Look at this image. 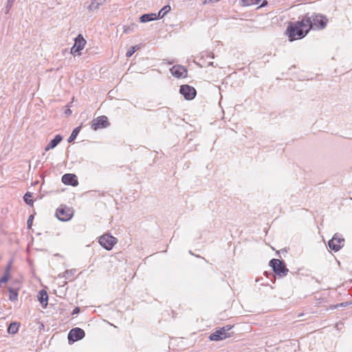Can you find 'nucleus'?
<instances>
[{"label":"nucleus","mask_w":352,"mask_h":352,"mask_svg":"<svg viewBox=\"0 0 352 352\" xmlns=\"http://www.w3.org/2000/svg\"><path fill=\"white\" fill-rule=\"evenodd\" d=\"M19 323L16 322H11L8 328V332L10 334L16 333L19 328Z\"/></svg>","instance_id":"nucleus-18"},{"label":"nucleus","mask_w":352,"mask_h":352,"mask_svg":"<svg viewBox=\"0 0 352 352\" xmlns=\"http://www.w3.org/2000/svg\"><path fill=\"white\" fill-rule=\"evenodd\" d=\"M74 214V210L72 207H69L65 204H61L56 210V217L59 221H67L70 220Z\"/></svg>","instance_id":"nucleus-4"},{"label":"nucleus","mask_w":352,"mask_h":352,"mask_svg":"<svg viewBox=\"0 0 352 352\" xmlns=\"http://www.w3.org/2000/svg\"><path fill=\"white\" fill-rule=\"evenodd\" d=\"M170 72L171 74L176 78H184L187 75L186 69L179 65H174L170 69Z\"/></svg>","instance_id":"nucleus-12"},{"label":"nucleus","mask_w":352,"mask_h":352,"mask_svg":"<svg viewBox=\"0 0 352 352\" xmlns=\"http://www.w3.org/2000/svg\"><path fill=\"white\" fill-rule=\"evenodd\" d=\"M139 49L138 45L133 46L129 49L126 54V57H131Z\"/></svg>","instance_id":"nucleus-26"},{"label":"nucleus","mask_w":352,"mask_h":352,"mask_svg":"<svg viewBox=\"0 0 352 352\" xmlns=\"http://www.w3.org/2000/svg\"><path fill=\"white\" fill-rule=\"evenodd\" d=\"M63 140L60 135H56L53 140H52L48 144L45 146V151H48L55 148Z\"/></svg>","instance_id":"nucleus-15"},{"label":"nucleus","mask_w":352,"mask_h":352,"mask_svg":"<svg viewBox=\"0 0 352 352\" xmlns=\"http://www.w3.org/2000/svg\"><path fill=\"white\" fill-rule=\"evenodd\" d=\"M157 14L155 13H150V14H144L142 15L140 18V21L141 23H146L151 21L156 20Z\"/></svg>","instance_id":"nucleus-17"},{"label":"nucleus","mask_w":352,"mask_h":352,"mask_svg":"<svg viewBox=\"0 0 352 352\" xmlns=\"http://www.w3.org/2000/svg\"><path fill=\"white\" fill-rule=\"evenodd\" d=\"M138 25L135 23H131V25L126 26H124V33L125 34H129L131 32H133L135 31V30L137 28Z\"/></svg>","instance_id":"nucleus-20"},{"label":"nucleus","mask_w":352,"mask_h":352,"mask_svg":"<svg viewBox=\"0 0 352 352\" xmlns=\"http://www.w3.org/2000/svg\"><path fill=\"white\" fill-rule=\"evenodd\" d=\"M80 312V307H76L74 309L72 313V315L74 316V315H76L78 314V313Z\"/></svg>","instance_id":"nucleus-32"},{"label":"nucleus","mask_w":352,"mask_h":352,"mask_svg":"<svg viewBox=\"0 0 352 352\" xmlns=\"http://www.w3.org/2000/svg\"><path fill=\"white\" fill-rule=\"evenodd\" d=\"M99 243L107 250H111L117 243V238L109 234H104L99 238Z\"/></svg>","instance_id":"nucleus-6"},{"label":"nucleus","mask_w":352,"mask_h":352,"mask_svg":"<svg viewBox=\"0 0 352 352\" xmlns=\"http://www.w3.org/2000/svg\"><path fill=\"white\" fill-rule=\"evenodd\" d=\"M309 19H302L300 21L290 22L287 26L286 34L290 41L304 38L311 30Z\"/></svg>","instance_id":"nucleus-1"},{"label":"nucleus","mask_w":352,"mask_h":352,"mask_svg":"<svg viewBox=\"0 0 352 352\" xmlns=\"http://www.w3.org/2000/svg\"><path fill=\"white\" fill-rule=\"evenodd\" d=\"M33 219H34V214H31L29 217L28 221H27V225H28V228H31V227L32 226Z\"/></svg>","instance_id":"nucleus-29"},{"label":"nucleus","mask_w":352,"mask_h":352,"mask_svg":"<svg viewBox=\"0 0 352 352\" xmlns=\"http://www.w3.org/2000/svg\"><path fill=\"white\" fill-rule=\"evenodd\" d=\"M14 1H15V0H7L6 5L5 6V14H9L11 8L13 6Z\"/></svg>","instance_id":"nucleus-25"},{"label":"nucleus","mask_w":352,"mask_h":352,"mask_svg":"<svg viewBox=\"0 0 352 352\" xmlns=\"http://www.w3.org/2000/svg\"><path fill=\"white\" fill-rule=\"evenodd\" d=\"M304 19L308 18L309 23L311 25V29L314 30H322L324 29L328 22V19L326 16L313 13L309 14V13L306 14L304 16Z\"/></svg>","instance_id":"nucleus-2"},{"label":"nucleus","mask_w":352,"mask_h":352,"mask_svg":"<svg viewBox=\"0 0 352 352\" xmlns=\"http://www.w3.org/2000/svg\"><path fill=\"white\" fill-rule=\"evenodd\" d=\"M80 126H78L76 129H74L72 134L70 135L69 138H68V142H73L77 137L78 134L80 131Z\"/></svg>","instance_id":"nucleus-21"},{"label":"nucleus","mask_w":352,"mask_h":352,"mask_svg":"<svg viewBox=\"0 0 352 352\" xmlns=\"http://www.w3.org/2000/svg\"><path fill=\"white\" fill-rule=\"evenodd\" d=\"M267 3V1H265L261 5V7H263L264 6L265 4Z\"/></svg>","instance_id":"nucleus-34"},{"label":"nucleus","mask_w":352,"mask_h":352,"mask_svg":"<svg viewBox=\"0 0 352 352\" xmlns=\"http://www.w3.org/2000/svg\"><path fill=\"white\" fill-rule=\"evenodd\" d=\"M261 0H241L242 6H250L259 3Z\"/></svg>","instance_id":"nucleus-24"},{"label":"nucleus","mask_w":352,"mask_h":352,"mask_svg":"<svg viewBox=\"0 0 352 352\" xmlns=\"http://www.w3.org/2000/svg\"><path fill=\"white\" fill-rule=\"evenodd\" d=\"M34 200L35 199H24V201L25 202L26 204H28L30 206H33Z\"/></svg>","instance_id":"nucleus-30"},{"label":"nucleus","mask_w":352,"mask_h":352,"mask_svg":"<svg viewBox=\"0 0 352 352\" xmlns=\"http://www.w3.org/2000/svg\"><path fill=\"white\" fill-rule=\"evenodd\" d=\"M106 0H91V3L87 7V10L89 12L95 11L99 8V7L102 5Z\"/></svg>","instance_id":"nucleus-16"},{"label":"nucleus","mask_w":352,"mask_h":352,"mask_svg":"<svg viewBox=\"0 0 352 352\" xmlns=\"http://www.w3.org/2000/svg\"><path fill=\"white\" fill-rule=\"evenodd\" d=\"M270 266L272 268L273 272L279 278L287 276L289 270L287 268L284 261L277 258H272L270 261Z\"/></svg>","instance_id":"nucleus-3"},{"label":"nucleus","mask_w":352,"mask_h":352,"mask_svg":"<svg viewBox=\"0 0 352 352\" xmlns=\"http://www.w3.org/2000/svg\"><path fill=\"white\" fill-rule=\"evenodd\" d=\"M62 182L66 185L76 186L78 184L77 176L74 174L67 173L62 177Z\"/></svg>","instance_id":"nucleus-13"},{"label":"nucleus","mask_w":352,"mask_h":352,"mask_svg":"<svg viewBox=\"0 0 352 352\" xmlns=\"http://www.w3.org/2000/svg\"><path fill=\"white\" fill-rule=\"evenodd\" d=\"M344 245V239L339 234H335L333 238L329 241V248L334 252L339 251Z\"/></svg>","instance_id":"nucleus-8"},{"label":"nucleus","mask_w":352,"mask_h":352,"mask_svg":"<svg viewBox=\"0 0 352 352\" xmlns=\"http://www.w3.org/2000/svg\"><path fill=\"white\" fill-rule=\"evenodd\" d=\"M189 253H190V254H192V255H195V254L192 252V251H191V250H190V251H189Z\"/></svg>","instance_id":"nucleus-35"},{"label":"nucleus","mask_w":352,"mask_h":352,"mask_svg":"<svg viewBox=\"0 0 352 352\" xmlns=\"http://www.w3.org/2000/svg\"><path fill=\"white\" fill-rule=\"evenodd\" d=\"M233 326L230 324L226 325L219 329H217L214 332L209 336V339L211 341L223 340L227 338L231 337L233 333L229 332Z\"/></svg>","instance_id":"nucleus-5"},{"label":"nucleus","mask_w":352,"mask_h":352,"mask_svg":"<svg viewBox=\"0 0 352 352\" xmlns=\"http://www.w3.org/2000/svg\"><path fill=\"white\" fill-rule=\"evenodd\" d=\"M10 276V274L4 273L3 276L0 278V287H2L3 283H6Z\"/></svg>","instance_id":"nucleus-27"},{"label":"nucleus","mask_w":352,"mask_h":352,"mask_svg":"<svg viewBox=\"0 0 352 352\" xmlns=\"http://www.w3.org/2000/svg\"><path fill=\"white\" fill-rule=\"evenodd\" d=\"M30 197H31V195H30V192H26V193L24 195V196H23V198H30Z\"/></svg>","instance_id":"nucleus-33"},{"label":"nucleus","mask_w":352,"mask_h":352,"mask_svg":"<svg viewBox=\"0 0 352 352\" xmlns=\"http://www.w3.org/2000/svg\"><path fill=\"white\" fill-rule=\"evenodd\" d=\"M18 298V292L16 290L10 288L9 289V299L11 301H15Z\"/></svg>","instance_id":"nucleus-22"},{"label":"nucleus","mask_w":352,"mask_h":352,"mask_svg":"<svg viewBox=\"0 0 352 352\" xmlns=\"http://www.w3.org/2000/svg\"><path fill=\"white\" fill-rule=\"evenodd\" d=\"M351 302H342V303H340V304H337V305H333L331 309H337L340 307H346L347 305H351Z\"/></svg>","instance_id":"nucleus-28"},{"label":"nucleus","mask_w":352,"mask_h":352,"mask_svg":"<svg viewBox=\"0 0 352 352\" xmlns=\"http://www.w3.org/2000/svg\"><path fill=\"white\" fill-rule=\"evenodd\" d=\"M179 93L188 100H192L196 96V89L188 85H183L180 87Z\"/></svg>","instance_id":"nucleus-11"},{"label":"nucleus","mask_w":352,"mask_h":352,"mask_svg":"<svg viewBox=\"0 0 352 352\" xmlns=\"http://www.w3.org/2000/svg\"><path fill=\"white\" fill-rule=\"evenodd\" d=\"M38 300L43 308H46L48 303V294L45 289H41L38 294Z\"/></svg>","instance_id":"nucleus-14"},{"label":"nucleus","mask_w":352,"mask_h":352,"mask_svg":"<svg viewBox=\"0 0 352 352\" xmlns=\"http://www.w3.org/2000/svg\"><path fill=\"white\" fill-rule=\"evenodd\" d=\"M108 118L105 116H99L91 121V128L97 131L100 129L106 128L109 126Z\"/></svg>","instance_id":"nucleus-9"},{"label":"nucleus","mask_w":352,"mask_h":352,"mask_svg":"<svg viewBox=\"0 0 352 352\" xmlns=\"http://www.w3.org/2000/svg\"><path fill=\"white\" fill-rule=\"evenodd\" d=\"M11 265H12V262L10 261V262L8 264V265L6 266V270H5V272H4V273L10 274V268H11Z\"/></svg>","instance_id":"nucleus-31"},{"label":"nucleus","mask_w":352,"mask_h":352,"mask_svg":"<svg viewBox=\"0 0 352 352\" xmlns=\"http://www.w3.org/2000/svg\"><path fill=\"white\" fill-rule=\"evenodd\" d=\"M87 41L82 34H78L74 39V45L71 48L70 53L74 56L80 55V51L84 49Z\"/></svg>","instance_id":"nucleus-7"},{"label":"nucleus","mask_w":352,"mask_h":352,"mask_svg":"<svg viewBox=\"0 0 352 352\" xmlns=\"http://www.w3.org/2000/svg\"><path fill=\"white\" fill-rule=\"evenodd\" d=\"M75 273H76V270H74V269L70 270H66L64 272V274L63 276L64 278H65V279L71 280L73 279V277H74Z\"/></svg>","instance_id":"nucleus-23"},{"label":"nucleus","mask_w":352,"mask_h":352,"mask_svg":"<svg viewBox=\"0 0 352 352\" xmlns=\"http://www.w3.org/2000/svg\"><path fill=\"white\" fill-rule=\"evenodd\" d=\"M85 336V333L83 329L76 327L72 329L68 333V341L69 343H73L82 339Z\"/></svg>","instance_id":"nucleus-10"},{"label":"nucleus","mask_w":352,"mask_h":352,"mask_svg":"<svg viewBox=\"0 0 352 352\" xmlns=\"http://www.w3.org/2000/svg\"><path fill=\"white\" fill-rule=\"evenodd\" d=\"M170 6L167 5L164 6L157 14V19H162L167 13L170 11Z\"/></svg>","instance_id":"nucleus-19"},{"label":"nucleus","mask_w":352,"mask_h":352,"mask_svg":"<svg viewBox=\"0 0 352 352\" xmlns=\"http://www.w3.org/2000/svg\"><path fill=\"white\" fill-rule=\"evenodd\" d=\"M196 257L201 258L199 255H195Z\"/></svg>","instance_id":"nucleus-36"}]
</instances>
